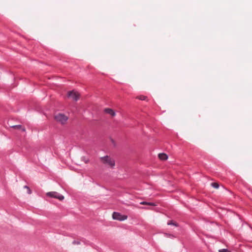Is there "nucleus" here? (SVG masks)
Wrapping results in <instances>:
<instances>
[{"mask_svg": "<svg viewBox=\"0 0 252 252\" xmlns=\"http://www.w3.org/2000/svg\"><path fill=\"white\" fill-rule=\"evenodd\" d=\"M100 159L103 160L104 164H107L111 167H114L115 165V160L108 156L101 157Z\"/></svg>", "mask_w": 252, "mask_h": 252, "instance_id": "obj_1", "label": "nucleus"}, {"mask_svg": "<svg viewBox=\"0 0 252 252\" xmlns=\"http://www.w3.org/2000/svg\"><path fill=\"white\" fill-rule=\"evenodd\" d=\"M55 119L57 122L63 124L67 121L68 118L64 114L59 113L55 116Z\"/></svg>", "mask_w": 252, "mask_h": 252, "instance_id": "obj_2", "label": "nucleus"}, {"mask_svg": "<svg viewBox=\"0 0 252 252\" xmlns=\"http://www.w3.org/2000/svg\"><path fill=\"white\" fill-rule=\"evenodd\" d=\"M46 195L49 197L57 198L61 201L63 200L64 199V196L63 195L56 191L48 192L46 193Z\"/></svg>", "mask_w": 252, "mask_h": 252, "instance_id": "obj_3", "label": "nucleus"}, {"mask_svg": "<svg viewBox=\"0 0 252 252\" xmlns=\"http://www.w3.org/2000/svg\"><path fill=\"white\" fill-rule=\"evenodd\" d=\"M112 218L114 220L123 221L126 220L127 216L126 215H123L120 213L114 212L113 213Z\"/></svg>", "mask_w": 252, "mask_h": 252, "instance_id": "obj_4", "label": "nucleus"}, {"mask_svg": "<svg viewBox=\"0 0 252 252\" xmlns=\"http://www.w3.org/2000/svg\"><path fill=\"white\" fill-rule=\"evenodd\" d=\"M67 97L71 98L74 101H77L79 98V94H78L74 91H70L67 93Z\"/></svg>", "mask_w": 252, "mask_h": 252, "instance_id": "obj_5", "label": "nucleus"}, {"mask_svg": "<svg viewBox=\"0 0 252 252\" xmlns=\"http://www.w3.org/2000/svg\"><path fill=\"white\" fill-rule=\"evenodd\" d=\"M104 112L107 114H110L112 116H115L116 115L115 111L111 108H105L104 109Z\"/></svg>", "mask_w": 252, "mask_h": 252, "instance_id": "obj_6", "label": "nucleus"}, {"mask_svg": "<svg viewBox=\"0 0 252 252\" xmlns=\"http://www.w3.org/2000/svg\"><path fill=\"white\" fill-rule=\"evenodd\" d=\"M159 158L162 160H165L168 158V156L165 153H160L158 155Z\"/></svg>", "mask_w": 252, "mask_h": 252, "instance_id": "obj_7", "label": "nucleus"}, {"mask_svg": "<svg viewBox=\"0 0 252 252\" xmlns=\"http://www.w3.org/2000/svg\"><path fill=\"white\" fill-rule=\"evenodd\" d=\"M10 127L14 129H21L22 131H26L25 128L21 125L11 126Z\"/></svg>", "mask_w": 252, "mask_h": 252, "instance_id": "obj_8", "label": "nucleus"}, {"mask_svg": "<svg viewBox=\"0 0 252 252\" xmlns=\"http://www.w3.org/2000/svg\"><path fill=\"white\" fill-rule=\"evenodd\" d=\"M136 98L141 100H147V97L145 95H141L137 96Z\"/></svg>", "mask_w": 252, "mask_h": 252, "instance_id": "obj_9", "label": "nucleus"}, {"mask_svg": "<svg viewBox=\"0 0 252 252\" xmlns=\"http://www.w3.org/2000/svg\"><path fill=\"white\" fill-rule=\"evenodd\" d=\"M211 186L215 189H218L220 187V185L218 183L214 182L211 183Z\"/></svg>", "mask_w": 252, "mask_h": 252, "instance_id": "obj_10", "label": "nucleus"}, {"mask_svg": "<svg viewBox=\"0 0 252 252\" xmlns=\"http://www.w3.org/2000/svg\"><path fill=\"white\" fill-rule=\"evenodd\" d=\"M167 224L168 225H174L175 226H178V224L176 222H174L173 220H170L168 222H167Z\"/></svg>", "mask_w": 252, "mask_h": 252, "instance_id": "obj_11", "label": "nucleus"}, {"mask_svg": "<svg viewBox=\"0 0 252 252\" xmlns=\"http://www.w3.org/2000/svg\"><path fill=\"white\" fill-rule=\"evenodd\" d=\"M24 188L27 189V192L28 194H30L32 193V191L31 189H30V188L28 186H25L24 187Z\"/></svg>", "mask_w": 252, "mask_h": 252, "instance_id": "obj_12", "label": "nucleus"}, {"mask_svg": "<svg viewBox=\"0 0 252 252\" xmlns=\"http://www.w3.org/2000/svg\"><path fill=\"white\" fill-rule=\"evenodd\" d=\"M82 160L84 161L86 163L89 162V159L88 158H86L85 157L82 158Z\"/></svg>", "mask_w": 252, "mask_h": 252, "instance_id": "obj_13", "label": "nucleus"}, {"mask_svg": "<svg viewBox=\"0 0 252 252\" xmlns=\"http://www.w3.org/2000/svg\"><path fill=\"white\" fill-rule=\"evenodd\" d=\"M219 252H230L227 249H222L219 251Z\"/></svg>", "mask_w": 252, "mask_h": 252, "instance_id": "obj_14", "label": "nucleus"}, {"mask_svg": "<svg viewBox=\"0 0 252 252\" xmlns=\"http://www.w3.org/2000/svg\"><path fill=\"white\" fill-rule=\"evenodd\" d=\"M147 205H150V206H156V204L154 202H148Z\"/></svg>", "mask_w": 252, "mask_h": 252, "instance_id": "obj_15", "label": "nucleus"}, {"mask_svg": "<svg viewBox=\"0 0 252 252\" xmlns=\"http://www.w3.org/2000/svg\"><path fill=\"white\" fill-rule=\"evenodd\" d=\"M165 235L166 236L169 237H171V238H174V236L173 235L170 234L165 233Z\"/></svg>", "mask_w": 252, "mask_h": 252, "instance_id": "obj_16", "label": "nucleus"}, {"mask_svg": "<svg viewBox=\"0 0 252 252\" xmlns=\"http://www.w3.org/2000/svg\"><path fill=\"white\" fill-rule=\"evenodd\" d=\"M140 204H142V205H147L148 204V202H146V201H142L140 203Z\"/></svg>", "mask_w": 252, "mask_h": 252, "instance_id": "obj_17", "label": "nucleus"}, {"mask_svg": "<svg viewBox=\"0 0 252 252\" xmlns=\"http://www.w3.org/2000/svg\"><path fill=\"white\" fill-rule=\"evenodd\" d=\"M73 244H79L80 242L79 241H74L73 242Z\"/></svg>", "mask_w": 252, "mask_h": 252, "instance_id": "obj_18", "label": "nucleus"}]
</instances>
